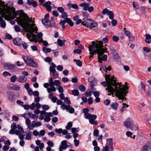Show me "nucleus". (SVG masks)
<instances>
[{"label":"nucleus","instance_id":"nucleus-17","mask_svg":"<svg viewBox=\"0 0 151 151\" xmlns=\"http://www.w3.org/2000/svg\"><path fill=\"white\" fill-rule=\"evenodd\" d=\"M14 44L16 45L20 46L22 43V40L20 38L17 37L13 40Z\"/></svg>","mask_w":151,"mask_h":151},{"label":"nucleus","instance_id":"nucleus-59","mask_svg":"<svg viewBox=\"0 0 151 151\" xmlns=\"http://www.w3.org/2000/svg\"><path fill=\"white\" fill-rule=\"evenodd\" d=\"M14 29L15 31L17 32L20 31V28L19 27L18 25H16L15 26Z\"/></svg>","mask_w":151,"mask_h":151},{"label":"nucleus","instance_id":"nucleus-5","mask_svg":"<svg viewBox=\"0 0 151 151\" xmlns=\"http://www.w3.org/2000/svg\"><path fill=\"white\" fill-rule=\"evenodd\" d=\"M22 58L27 65L34 67H36L37 66V63L34 61L32 58H30L29 57L25 56H23Z\"/></svg>","mask_w":151,"mask_h":151},{"label":"nucleus","instance_id":"nucleus-37","mask_svg":"<svg viewBox=\"0 0 151 151\" xmlns=\"http://www.w3.org/2000/svg\"><path fill=\"white\" fill-rule=\"evenodd\" d=\"M72 126V123L71 122H68L67 126L65 127V128L69 130Z\"/></svg>","mask_w":151,"mask_h":151},{"label":"nucleus","instance_id":"nucleus-58","mask_svg":"<svg viewBox=\"0 0 151 151\" xmlns=\"http://www.w3.org/2000/svg\"><path fill=\"white\" fill-rule=\"evenodd\" d=\"M93 94L95 97H99V92L98 91H95L93 92Z\"/></svg>","mask_w":151,"mask_h":151},{"label":"nucleus","instance_id":"nucleus-44","mask_svg":"<svg viewBox=\"0 0 151 151\" xmlns=\"http://www.w3.org/2000/svg\"><path fill=\"white\" fill-rule=\"evenodd\" d=\"M14 90L19 91L20 90V87L19 86L15 84L13 86V89Z\"/></svg>","mask_w":151,"mask_h":151},{"label":"nucleus","instance_id":"nucleus-46","mask_svg":"<svg viewBox=\"0 0 151 151\" xmlns=\"http://www.w3.org/2000/svg\"><path fill=\"white\" fill-rule=\"evenodd\" d=\"M73 94L75 96H78L79 94V91L78 90H74L72 91Z\"/></svg>","mask_w":151,"mask_h":151},{"label":"nucleus","instance_id":"nucleus-21","mask_svg":"<svg viewBox=\"0 0 151 151\" xmlns=\"http://www.w3.org/2000/svg\"><path fill=\"white\" fill-rule=\"evenodd\" d=\"M17 80L19 82L24 83L27 81V78L24 76H20L18 77Z\"/></svg>","mask_w":151,"mask_h":151},{"label":"nucleus","instance_id":"nucleus-9","mask_svg":"<svg viewBox=\"0 0 151 151\" xmlns=\"http://www.w3.org/2000/svg\"><path fill=\"white\" fill-rule=\"evenodd\" d=\"M151 141L147 142L145 145L143 146L141 149L140 151H151Z\"/></svg>","mask_w":151,"mask_h":151},{"label":"nucleus","instance_id":"nucleus-23","mask_svg":"<svg viewBox=\"0 0 151 151\" xmlns=\"http://www.w3.org/2000/svg\"><path fill=\"white\" fill-rule=\"evenodd\" d=\"M118 104V103L117 102H114L112 103L110 105V106L111 109L114 110H116L117 109Z\"/></svg>","mask_w":151,"mask_h":151},{"label":"nucleus","instance_id":"nucleus-38","mask_svg":"<svg viewBox=\"0 0 151 151\" xmlns=\"http://www.w3.org/2000/svg\"><path fill=\"white\" fill-rule=\"evenodd\" d=\"M113 58L115 61H117L119 60V55L118 54H116L113 56Z\"/></svg>","mask_w":151,"mask_h":151},{"label":"nucleus","instance_id":"nucleus-55","mask_svg":"<svg viewBox=\"0 0 151 151\" xmlns=\"http://www.w3.org/2000/svg\"><path fill=\"white\" fill-rule=\"evenodd\" d=\"M65 102L68 104H70L71 103L70 101V100L68 99V97H65L64 99Z\"/></svg>","mask_w":151,"mask_h":151},{"label":"nucleus","instance_id":"nucleus-30","mask_svg":"<svg viewBox=\"0 0 151 151\" xmlns=\"http://www.w3.org/2000/svg\"><path fill=\"white\" fill-rule=\"evenodd\" d=\"M89 27L91 29L92 28L96 27L98 25V24L96 22H94L92 20V22L91 23Z\"/></svg>","mask_w":151,"mask_h":151},{"label":"nucleus","instance_id":"nucleus-41","mask_svg":"<svg viewBox=\"0 0 151 151\" xmlns=\"http://www.w3.org/2000/svg\"><path fill=\"white\" fill-rule=\"evenodd\" d=\"M17 79V77L15 76H13L11 77L10 78L11 82L12 83L15 82Z\"/></svg>","mask_w":151,"mask_h":151},{"label":"nucleus","instance_id":"nucleus-39","mask_svg":"<svg viewBox=\"0 0 151 151\" xmlns=\"http://www.w3.org/2000/svg\"><path fill=\"white\" fill-rule=\"evenodd\" d=\"M96 79H95L93 81H92L91 83H90V86H91V87L93 88L96 85Z\"/></svg>","mask_w":151,"mask_h":151},{"label":"nucleus","instance_id":"nucleus-50","mask_svg":"<svg viewBox=\"0 0 151 151\" xmlns=\"http://www.w3.org/2000/svg\"><path fill=\"white\" fill-rule=\"evenodd\" d=\"M58 89L59 93H63V87L60 85L59 86Z\"/></svg>","mask_w":151,"mask_h":151},{"label":"nucleus","instance_id":"nucleus-4","mask_svg":"<svg viewBox=\"0 0 151 151\" xmlns=\"http://www.w3.org/2000/svg\"><path fill=\"white\" fill-rule=\"evenodd\" d=\"M34 22L35 21L34 20L30 19V21L27 22L29 24V26L28 28L26 27H22L24 28L26 30H28V31L29 32L33 33L34 32H35V33H37V32L38 30V29L37 27H35L34 28L35 25V24L34 23Z\"/></svg>","mask_w":151,"mask_h":151},{"label":"nucleus","instance_id":"nucleus-13","mask_svg":"<svg viewBox=\"0 0 151 151\" xmlns=\"http://www.w3.org/2000/svg\"><path fill=\"white\" fill-rule=\"evenodd\" d=\"M51 2L50 1H47L45 2L43 4V6L47 10L48 12H50L52 10V7L50 6Z\"/></svg>","mask_w":151,"mask_h":151},{"label":"nucleus","instance_id":"nucleus-32","mask_svg":"<svg viewBox=\"0 0 151 151\" xmlns=\"http://www.w3.org/2000/svg\"><path fill=\"white\" fill-rule=\"evenodd\" d=\"M131 125V123L129 121H125L124 123V125L127 127H129Z\"/></svg>","mask_w":151,"mask_h":151},{"label":"nucleus","instance_id":"nucleus-16","mask_svg":"<svg viewBox=\"0 0 151 151\" xmlns=\"http://www.w3.org/2000/svg\"><path fill=\"white\" fill-rule=\"evenodd\" d=\"M108 39L106 37H105L104 38H103L102 40V41H99V42H98V43H96V42L95 43V44H98V45H100V42H101V47H102V48L104 50V52H105L106 51V50H107V48L106 47H105V48H103V46L102 45V44H103V43H106V42H107V41H108Z\"/></svg>","mask_w":151,"mask_h":151},{"label":"nucleus","instance_id":"nucleus-29","mask_svg":"<svg viewBox=\"0 0 151 151\" xmlns=\"http://www.w3.org/2000/svg\"><path fill=\"white\" fill-rule=\"evenodd\" d=\"M107 14V15L109 16V18L111 19H113L114 18V14L112 11H110Z\"/></svg>","mask_w":151,"mask_h":151},{"label":"nucleus","instance_id":"nucleus-48","mask_svg":"<svg viewBox=\"0 0 151 151\" xmlns=\"http://www.w3.org/2000/svg\"><path fill=\"white\" fill-rule=\"evenodd\" d=\"M57 10L61 13L64 12V9L62 7H59L57 8Z\"/></svg>","mask_w":151,"mask_h":151},{"label":"nucleus","instance_id":"nucleus-35","mask_svg":"<svg viewBox=\"0 0 151 151\" xmlns=\"http://www.w3.org/2000/svg\"><path fill=\"white\" fill-rule=\"evenodd\" d=\"M51 51V49L50 48H47L46 47H44L43 48V51L45 53H47L50 52Z\"/></svg>","mask_w":151,"mask_h":151},{"label":"nucleus","instance_id":"nucleus-7","mask_svg":"<svg viewBox=\"0 0 151 151\" xmlns=\"http://www.w3.org/2000/svg\"><path fill=\"white\" fill-rule=\"evenodd\" d=\"M88 118H86L89 120V122L91 124H94L97 125L98 122L96 120H95L96 119L97 116L96 115L94 114H91L88 115Z\"/></svg>","mask_w":151,"mask_h":151},{"label":"nucleus","instance_id":"nucleus-43","mask_svg":"<svg viewBox=\"0 0 151 151\" xmlns=\"http://www.w3.org/2000/svg\"><path fill=\"white\" fill-rule=\"evenodd\" d=\"M81 52L82 50H81L78 49H75L73 51V52L74 53L78 54H81Z\"/></svg>","mask_w":151,"mask_h":151},{"label":"nucleus","instance_id":"nucleus-15","mask_svg":"<svg viewBox=\"0 0 151 151\" xmlns=\"http://www.w3.org/2000/svg\"><path fill=\"white\" fill-rule=\"evenodd\" d=\"M42 22L46 27H52L51 24H50V22L49 21L48 19H43L42 20Z\"/></svg>","mask_w":151,"mask_h":151},{"label":"nucleus","instance_id":"nucleus-6","mask_svg":"<svg viewBox=\"0 0 151 151\" xmlns=\"http://www.w3.org/2000/svg\"><path fill=\"white\" fill-rule=\"evenodd\" d=\"M90 4V3H83L80 4L79 6L81 7H83V9L84 11L88 10L89 12H91L93 11L94 8L92 6L89 7Z\"/></svg>","mask_w":151,"mask_h":151},{"label":"nucleus","instance_id":"nucleus-14","mask_svg":"<svg viewBox=\"0 0 151 151\" xmlns=\"http://www.w3.org/2000/svg\"><path fill=\"white\" fill-rule=\"evenodd\" d=\"M30 35L27 34L26 35L27 38L30 41H33L36 39V35L33 33L30 32Z\"/></svg>","mask_w":151,"mask_h":151},{"label":"nucleus","instance_id":"nucleus-31","mask_svg":"<svg viewBox=\"0 0 151 151\" xmlns=\"http://www.w3.org/2000/svg\"><path fill=\"white\" fill-rule=\"evenodd\" d=\"M140 88L142 89L144 92H146V90L145 89V83L142 82H141V84L139 86Z\"/></svg>","mask_w":151,"mask_h":151},{"label":"nucleus","instance_id":"nucleus-28","mask_svg":"<svg viewBox=\"0 0 151 151\" xmlns=\"http://www.w3.org/2000/svg\"><path fill=\"white\" fill-rule=\"evenodd\" d=\"M32 134L31 132H29L26 134L25 139L27 140L31 139Z\"/></svg>","mask_w":151,"mask_h":151},{"label":"nucleus","instance_id":"nucleus-2","mask_svg":"<svg viewBox=\"0 0 151 151\" xmlns=\"http://www.w3.org/2000/svg\"><path fill=\"white\" fill-rule=\"evenodd\" d=\"M6 7L4 9L5 12L3 13V16L6 20L9 21L14 19L18 15L20 16L17 18V23L22 27L28 28L29 24L27 22L29 21L30 19L26 14L23 12L22 10H20L16 12L13 7L9 6L7 5Z\"/></svg>","mask_w":151,"mask_h":151},{"label":"nucleus","instance_id":"nucleus-10","mask_svg":"<svg viewBox=\"0 0 151 151\" xmlns=\"http://www.w3.org/2000/svg\"><path fill=\"white\" fill-rule=\"evenodd\" d=\"M50 86H53L54 85L57 86H59L61 85V83L58 80H55L53 81V78L51 77L49 80Z\"/></svg>","mask_w":151,"mask_h":151},{"label":"nucleus","instance_id":"nucleus-56","mask_svg":"<svg viewBox=\"0 0 151 151\" xmlns=\"http://www.w3.org/2000/svg\"><path fill=\"white\" fill-rule=\"evenodd\" d=\"M143 50L144 51L147 52H150L151 50L149 48L146 47H143Z\"/></svg>","mask_w":151,"mask_h":151},{"label":"nucleus","instance_id":"nucleus-63","mask_svg":"<svg viewBox=\"0 0 151 151\" xmlns=\"http://www.w3.org/2000/svg\"><path fill=\"white\" fill-rule=\"evenodd\" d=\"M99 131L97 129H95L93 131V135L95 136L98 135Z\"/></svg>","mask_w":151,"mask_h":151},{"label":"nucleus","instance_id":"nucleus-53","mask_svg":"<svg viewBox=\"0 0 151 151\" xmlns=\"http://www.w3.org/2000/svg\"><path fill=\"white\" fill-rule=\"evenodd\" d=\"M33 122L35 123V125L34 126H35V127H38L39 126H40L42 124L41 122H36L34 121H33Z\"/></svg>","mask_w":151,"mask_h":151},{"label":"nucleus","instance_id":"nucleus-20","mask_svg":"<svg viewBox=\"0 0 151 151\" xmlns=\"http://www.w3.org/2000/svg\"><path fill=\"white\" fill-rule=\"evenodd\" d=\"M16 65L14 64H11L8 63H5L4 65V67L10 70H12L14 69Z\"/></svg>","mask_w":151,"mask_h":151},{"label":"nucleus","instance_id":"nucleus-36","mask_svg":"<svg viewBox=\"0 0 151 151\" xmlns=\"http://www.w3.org/2000/svg\"><path fill=\"white\" fill-rule=\"evenodd\" d=\"M74 61H76V64L79 67H81L82 65V63L79 60H76L75 59L74 60Z\"/></svg>","mask_w":151,"mask_h":151},{"label":"nucleus","instance_id":"nucleus-49","mask_svg":"<svg viewBox=\"0 0 151 151\" xmlns=\"http://www.w3.org/2000/svg\"><path fill=\"white\" fill-rule=\"evenodd\" d=\"M110 103V101L109 99H106L104 101V104L106 106L109 105Z\"/></svg>","mask_w":151,"mask_h":151},{"label":"nucleus","instance_id":"nucleus-54","mask_svg":"<svg viewBox=\"0 0 151 151\" xmlns=\"http://www.w3.org/2000/svg\"><path fill=\"white\" fill-rule=\"evenodd\" d=\"M43 109L44 110H47L49 109V106L46 105H44L42 106Z\"/></svg>","mask_w":151,"mask_h":151},{"label":"nucleus","instance_id":"nucleus-47","mask_svg":"<svg viewBox=\"0 0 151 151\" xmlns=\"http://www.w3.org/2000/svg\"><path fill=\"white\" fill-rule=\"evenodd\" d=\"M55 131L56 132L60 134L63 132V129L61 128H59V129L56 128L55 129Z\"/></svg>","mask_w":151,"mask_h":151},{"label":"nucleus","instance_id":"nucleus-27","mask_svg":"<svg viewBox=\"0 0 151 151\" xmlns=\"http://www.w3.org/2000/svg\"><path fill=\"white\" fill-rule=\"evenodd\" d=\"M66 23H68L70 27H72L73 26V22L70 18H66Z\"/></svg>","mask_w":151,"mask_h":151},{"label":"nucleus","instance_id":"nucleus-52","mask_svg":"<svg viewBox=\"0 0 151 151\" xmlns=\"http://www.w3.org/2000/svg\"><path fill=\"white\" fill-rule=\"evenodd\" d=\"M110 11L107 8H105L102 11V13L103 14H105L106 13L107 15V14L108 13V12H109V11Z\"/></svg>","mask_w":151,"mask_h":151},{"label":"nucleus","instance_id":"nucleus-22","mask_svg":"<svg viewBox=\"0 0 151 151\" xmlns=\"http://www.w3.org/2000/svg\"><path fill=\"white\" fill-rule=\"evenodd\" d=\"M145 41L146 43L148 44L150 43L151 42V36L149 34H146L145 35Z\"/></svg>","mask_w":151,"mask_h":151},{"label":"nucleus","instance_id":"nucleus-33","mask_svg":"<svg viewBox=\"0 0 151 151\" xmlns=\"http://www.w3.org/2000/svg\"><path fill=\"white\" fill-rule=\"evenodd\" d=\"M92 94V92L91 91L89 90H86L85 93V96L88 97V96H91Z\"/></svg>","mask_w":151,"mask_h":151},{"label":"nucleus","instance_id":"nucleus-24","mask_svg":"<svg viewBox=\"0 0 151 151\" xmlns=\"http://www.w3.org/2000/svg\"><path fill=\"white\" fill-rule=\"evenodd\" d=\"M57 42L59 45L60 46H62L65 45L66 41L65 40H61L60 39H58L57 40Z\"/></svg>","mask_w":151,"mask_h":151},{"label":"nucleus","instance_id":"nucleus-40","mask_svg":"<svg viewBox=\"0 0 151 151\" xmlns=\"http://www.w3.org/2000/svg\"><path fill=\"white\" fill-rule=\"evenodd\" d=\"M45 131L44 130H42L40 132V134L39 135L38 137H40L41 136H43L45 134Z\"/></svg>","mask_w":151,"mask_h":151},{"label":"nucleus","instance_id":"nucleus-1","mask_svg":"<svg viewBox=\"0 0 151 151\" xmlns=\"http://www.w3.org/2000/svg\"><path fill=\"white\" fill-rule=\"evenodd\" d=\"M106 81L101 82V84L104 87L106 86V90L112 95L115 93V95L119 100H123L126 99L125 96L128 92L127 91L129 86L126 87L125 85H122V83L116 82V78L110 75H106L105 76Z\"/></svg>","mask_w":151,"mask_h":151},{"label":"nucleus","instance_id":"nucleus-62","mask_svg":"<svg viewBox=\"0 0 151 151\" xmlns=\"http://www.w3.org/2000/svg\"><path fill=\"white\" fill-rule=\"evenodd\" d=\"M25 123L27 125L29 126L31 124V121L28 118H27L25 120Z\"/></svg>","mask_w":151,"mask_h":151},{"label":"nucleus","instance_id":"nucleus-60","mask_svg":"<svg viewBox=\"0 0 151 151\" xmlns=\"http://www.w3.org/2000/svg\"><path fill=\"white\" fill-rule=\"evenodd\" d=\"M53 76L54 77V78H56L58 76V74L55 71L52 72Z\"/></svg>","mask_w":151,"mask_h":151},{"label":"nucleus","instance_id":"nucleus-34","mask_svg":"<svg viewBox=\"0 0 151 151\" xmlns=\"http://www.w3.org/2000/svg\"><path fill=\"white\" fill-rule=\"evenodd\" d=\"M107 144L109 145H113V141L112 138L107 139H106Z\"/></svg>","mask_w":151,"mask_h":151},{"label":"nucleus","instance_id":"nucleus-12","mask_svg":"<svg viewBox=\"0 0 151 151\" xmlns=\"http://www.w3.org/2000/svg\"><path fill=\"white\" fill-rule=\"evenodd\" d=\"M7 96L9 100L11 102H12L14 101V97L15 95L12 91H9L6 93Z\"/></svg>","mask_w":151,"mask_h":151},{"label":"nucleus","instance_id":"nucleus-11","mask_svg":"<svg viewBox=\"0 0 151 151\" xmlns=\"http://www.w3.org/2000/svg\"><path fill=\"white\" fill-rule=\"evenodd\" d=\"M83 22L82 23V24L86 26L87 27H89L91 23L92 22V19L87 18H83Z\"/></svg>","mask_w":151,"mask_h":151},{"label":"nucleus","instance_id":"nucleus-18","mask_svg":"<svg viewBox=\"0 0 151 151\" xmlns=\"http://www.w3.org/2000/svg\"><path fill=\"white\" fill-rule=\"evenodd\" d=\"M67 143V141L65 140L61 142V145L59 147L63 150L66 149L68 147Z\"/></svg>","mask_w":151,"mask_h":151},{"label":"nucleus","instance_id":"nucleus-57","mask_svg":"<svg viewBox=\"0 0 151 151\" xmlns=\"http://www.w3.org/2000/svg\"><path fill=\"white\" fill-rule=\"evenodd\" d=\"M44 60L47 62L50 63L52 61L51 58L49 57H47L44 59Z\"/></svg>","mask_w":151,"mask_h":151},{"label":"nucleus","instance_id":"nucleus-61","mask_svg":"<svg viewBox=\"0 0 151 151\" xmlns=\"http://www.w3.org/2000/svg\"><path fill=\"white\" fill-rule=\"evenodd\" d=\"M66 22V19L65 20H60L59 22V24L60 25L63 26L65 25V23Z\"/></svg>","mask_w":151,"mask_h":151},{"label":"nucleus","instance_id":"nucleus-25","mask_svg":"<svg viewBox=\"0 0 151 151\" xmlns=\"http://www.w3.org/2000/svg\"><path fill=\"white\" fill-rule=\"evenodd\" d=\"M50 87L48 88L47 89V91L48 93H50L51 92H54L56 91V88L54 86H50Z\"/></svg>","mask_w":151,"mask_h":151},{"label":"nucleus","instance_id":"nucleus-3","mask_svg":"<svg viewBox=\"0 0 151 151\" xmlns=\"http://www.w3.org/2000/svg\"><path fill=\"white\" fill-rule=\"evenodd\" d=\"M100 45L95 44L94 41L92 42V45L89 46V54L91 55L89 56L90 58H93L94 54L97 53L98 55V62L102 63V59L100 56L102 55L104 53V50L101 47V42H100Z\"/></svg>","mask_w":151,"mask_h":151},{"label":"nucleus","instance_id":"nucleus-19","mask_svg":"<svg viewBox=\"0 0 151 151\" xmlns=\"http://www.w3.org/2000/svg\"><path fill=\"white\" fill-rule=\"evenodd\" d=\"M6 23L3 19L2 17L0 16V27L4 28L6 27Z\"/></svg>","mask_w":151,"mask_h":151},{"label":"nucleus","instance_id":"nucleus-42","mask_svg":"<svg viewBox=\"0 0 151 151\" xmlns=\"http://www.w3.org/2000/svg\"><path fill=\"white\" fill-rule=\"evenodd\" d=\"M68 16L67 14L64 12H63L61 14V17L65 19L68 18L67 17Z\"/></svg>","mask_w":151,"mask_h":151},{"label":"nucleus","instance_id":"nucleus-45","mask_svg":"<svg viewBox=\"0 0 151 151\" xmlns=\"http://www.w3.org/2000/svg\"><path fill=\"white\" fill-rule=\"evenodd\" d=\"M104 70L107 73V70H111V67L110 66H109L108 67H107L106 65H105L104 66Z\"/></svg>","mask_w":151,"mask_h":151},{"label":"nucleus","instance_id":"nucleus-51","mask_svg":"<svg viewBox=\"0 0 151 151\" xmlns=\"http://www.w3.org/2000/svg\"><path fill=\"white\" fill-rule=\"evenodd\" d=\"M79 89L81 91H84L85 90V86L82 85H81L79 88Z\"/></svg>","mask_w":151,"mask_h":151},{"label":"nucleus","instance_id":"nucleus-64","mask_svg":"<svg viewBox=\"0 0 151 151\" xmlns=\"http://www.w3.org/2000/svg\"><path fill=\"white\" fill-rule=\"evenodd\" d=\"M9 148V147L7 145H4L2 147V149L4 151H7Z\"/></svg>","mask_w":151,"mask_h":151},{"label":"nucleus","instance_id":"nucleus-26","mask_svg":"<svg viewBox=\"0 0 151 151\" xmlns=\"http://www.w3.org/2000/svg\"><path fill=\"white\" fill-rule=\"evenodd\" d=\"M89 111V110L88 109L85 108L83 109V112L84 114V117L86 118H88V115L90 114L88 113Z\"/></svg>","mask_w":151,"mask_h":151},{"label":"nucleus","instance_id":"nucleus-8","mask_svg":"<svg viewBox=\"0 0 151 151\" xmlns=\"http://www.w3.org/2000/svg\"><path fill=\"white\" fill-rule=\"evenodd\" d=\"M61 108L63 110H66L70 114H73L75 111L74 108L70 107V106L69 105H66L64 104L61 105Z\"/></svg>","mask_w":151,"mask_h":151}]
</instances>
